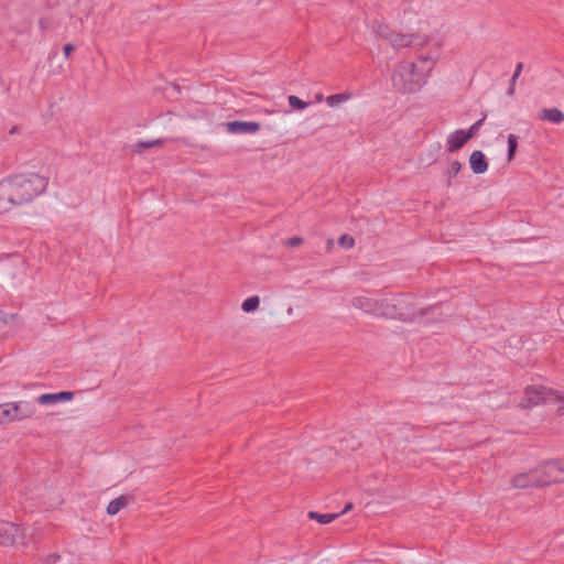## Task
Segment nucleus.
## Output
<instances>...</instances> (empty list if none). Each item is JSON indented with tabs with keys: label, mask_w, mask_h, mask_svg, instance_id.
Instances as JSON below:
<instances>
[{
	"label": "nucleus",
	"mask_w": 564,
	"mask_h": 564,
	"mask_svg": "<svg viewBox=\"0 0 564 564\" xmlns=\"http://www.w3.org/2000/svg\"><path fill=\"white\" fill-rule=\"evenodd\" d=\"M259 305H260V299H259V296L254 295V296H250V297L246 299L242 302L241 308L243 312L250 313V312L256 311L259 307Z\"/></svg>",
	"instance_id": "obj_20"
},
{
	"label": "nucleus",
	"mask_w": 564,
	"mask_h": 564,
	"mask_svg": "<svg viewBox=\"0 0 564 564\" xmlns=\"http://www.w3.org/2000/svg\"><path fill=\"white\" fill-rule=\"evenodd\" d=\"M486 119V115L477 120L475 123H473L468 130H465V133L468 135L469 139L474 138L479 130V128L482 126L484 121Z\"/></svg>",
	"instance_id": "obj_25"
},
{
	"label": "nucleus",
	"mask_w": 564,
	"mask_h": 564,
	"mask_svg": "<svg viewBox=\"0 0 564 564\" xmlns=\"http://www.w3.org/2000/svg\"><path fill=\"white\" fill-rule=\"evenodd\" d=\"M10 421H21L35 413V406L29 401L9 402L4 404V412Z\"/></svg>",
	"instance_id": "obj_6"
},
{
	"label": "nucleus",
	"mask_w": 564,
	"mask_h": 564,
	"mask_svg": "<svg viewBox=\"0 0 564 564\" xmlns=\"http://www.w3.org/2000/svg\"><path fill=\"white\" fill-rule=\"evenodd\" d=\"M557 411H558V414H560V415H563V414H564V406L558 408V410H557Z\"/></svg>",
	"instance_id": "obj_36"
},
{
	"label": "nucleus",
	"mask_w": 564,
	"mask_h": 564,
	"mask_svg": "<svg viewBox=\"0 0 564 564\" xmlns=\"http://www.w3.org/2000/svg\"><path fill=\"white\" fill-rule=\"evenodd\" d=\"M372 28H373V30L376 31V33H377L381 39L387 40V41L389 40L390 35H391V34H392V32H393L389 26L383 25V24L378 23V22H376V23L373 24V26H372Z\"/></svg>",
	"instance_id": "obj_23"
},
{
	"label": "nucleus",
	"mask_w": 564,
	"mask_h": 564,
	"mask_svg": "<svg viewBox=\"0 0 564 564\" xmlns=\"http://www.w3.org/2000/svg\"><path fill=\"white\" fill-rule=\"evenodd\" d=\"M61 558V556L56 553L48 554L45 558V564H55Z\"/></svg>",
	"instance_id": "obj_29"
},
{
	"label": "nucleus",
	"mask_w": 564,
	"mask_h": 564,
	"mask_svg": "<svg viewBox=\"0 0 564 564\" xmlns=\"http://www.w3.org/2000/svg\"><path fill=\"white\" fill-rule=\"evenodd\" d=\"M348 99H350V94L348 93L335 94L326 97V104L329 107H336L339 104L347 101Z\"/></svg>",
	"instance_id": "obj_19"
},
{
	"label": "nucleus",
	"mask_w": 564,
	"mask_h": 564,
	"mask_svg": "<svg viewBox=\"0 0 564 564\" xmlns=\"http://www.w3.org/2000/svg\"><path fill=\"white\" fill-rule=\"evenodd\" d=\"M74 398L72 391H59L56 393H43L37 397L36 402L42 405L56 404L65 401H70Z\"/></svg>",
	"instance_id": "obj_10"
},
{
	"label": "nucleus",
	"mask_w": 564,
	"mask_h": 564,
	"mask_svg": "<svg viewBox=\"0 0 564 564\" xmlns=\"http://www.w3.org/2000/svg\"><path fill=\"white\" fill-rule=\"evenodd\" d=\"M133 501V497L130 495H122L118 498L112 499L107 506V513L109 516L117 514L120 510L127 507L130 502Z\"/></svg>",
	"instance_id": "obj_14"
},
{
	"label": "nucleus",
	"mask_w": 564,
	"mask_h": 564,
	"mask_svg": "<svg viewBox=\"0 0 564 564\" xmlns=\"http://www.w3.org/2000/svg\"><path fill=\"white\" fill-rule=\"evenodd\" d=\"M522 69H523V63H522V62H519V63L516 65V69H514V72H513V74H512V76H511V78H510V82H511L512 84H516V83H517V80H518L519 76L521 75Z\"/></svg>",
	"instance_id": "obj_27"
},
{
	"label": "nucleus",
	"mask_w": 564,
	"mask_h": 564,
	"mask_svg": "<svg viewBox=\"0 0 564 564\" xmlns=\"http://www.w3.org/2000/svg\"><path fill=\"white\" fill-rule=\"evenodd\" d=\"M516 93V84H512L511 82H509V87L507 89V95L508 96H513Z\"/></svg>",
	"instance_id": "obj_32"
},
{
	"label": "nucleus",
	"mask_w": 564,
	"mask_h": 564,
	"mask_svg": "<svg viewBox=\"0 0 564 564\" xmlns=\"http://www.w3.org/2000/svg\"><path fill=\"white\" fill-rule=\"evenodd\" d=\"M558 399H561L564 402V395L563 397H558Z\"/></svg>",
	"instance_id": "obj_38"
},
{
	"label": "nucleus",
	"mask_w": 564,
	"mask_h": 564,
	"mask_svg": "<svg viewBox=\"0 0 564 564\" xmlns=\"http://www.w3.org/2000/svg\"><path fill=\"white\" fill-rule=\"evenodd\" d=\"M469 140L465 130L458 129L447 137V151L453 153L463 148Z\"/></svg>",
	"instance_id": "obj_12"
},
{
	"label": "nucleus",
	"mask_w": 564,
	"mask_h": 564,
	"mask_svg": "<svg viewBox=\"0 0 564 564\" xmlns=\"http://www.w3.org/2000/svg\"><path fill=\"white\" fill-rule=\"evenodd\" d=\"M517 149H518V137L516 134L511 133L508 135V151H507L508 161H512L514 159Z\"/></svg>",
	"instance_id": "obj_21"
},
{
	"label": "nucleus",
	"mask_w": 564,
	"mask_h": 564,
	"mask_svg": "<svg viewBox=\"0 0 564 564\" xmlns=\"http://www.w3.org/2000/svg\"><path fill=\"white\" fill-rule=\"evenodd\" d=\"M164 143H165V139H154L151 141H138L134 144V148H135L137 152H142L150 148L162 147Z\"/></svg>",
	"instance_id": "obj_18"
},
{
	"label": "nucleus",
	"mask_w": 564,
	"mask_h": 564,
	"mask_svg": "<svg viewBox=\"0 0 564 564\" xmlns=\"http://www.w3.org/2000/svg\"><path fill=\"white\" fill-rule=\"evenodd\" d=\"M75 50V46L72 43H67L63 47V52L66 58L69 57L70 53Z\"/></svg>",
	"instance_id": "obj_30"
},
{
	"label": "nucleus",
	"mask_w": 564,
	"mask_h": 564,
	"mask_svg": "<svg viewBox=\"0 0 564 564\" xmlns=\"http://www.w3.org/2000/svg\"><path fill=\"white\" fill-rule=\"evenodd\" d=\"M354 507V505L351 502H348L345 508L343 509L341 513H346L348 512L349 510H351Z\"/></svg>",
	"instance_id": "obj_33"
},
{
	"label": "nucleus",
	"mask_w": 564,
	"mask_h": 564,
	"mask_svg": "<svg viewBox=\"0 0 564 564\" xmlns=\"http://www.w3.org/2000/svg\"><path fill=\"white\" fill-rule=\"evenodd\" d=\"M302 242H303V239L301 237L295 236V237H291V238L286 239L285 245L288 247L294 248V247H299L300 245H302Z\"/></svg>",
	"instance_id": "obj_28"
},
{
	"label": "nucleus",
	"mask_w": 564,
	"mask_h": 564,
	"mask_svg": "<svg viewBox=\"0 0 564 564\" xmlns=\"http://www.w3.org/2000/svg\"><path fill=\"white\" fill-rule=\"evenodd\" d=\"M561 466V459L544 460L535 467L539 471L541 487L547 486L552 482H561L563 479L562 473L558 469Z\"/></svg>",
	"instance_id": "obj_4"
},
{
	"label": "nucleus",
	"mask_w": 564,
	"mask_h": 564,
	"mask_svg": "<svg viewBox=\"0 0 564 564\" xmlns=\"http://www.w3.org/2000/svg\"><path fill=\"white\" fill-rule=\"evenodd\" d=\"M4 404L0 405V424L9 422L10 419L4 413Z\"/></svg>",
	"instance_id": "obj_31"
},
{
	"label": "nucleus",
	"mask_w": 564,
	"mask_h": 564,
	"mask_svg": "<svg viewBox=\"0 0 564 564\" xmlns=\"http://www.w3.org/2000/svg\"><path fill=\"white\" fill-rule=\"evenodd\" d=\"M462 170V164L458 161H453L445 172V176L447 177V186H451V178L457 176V174Z\"/></svg>",
	"instance_id": "obj_22"
},
{
	"label": "nucleus",
	"mask_w": 564,
	"mask_h": 564,
	"mask_svg": "<svg viewBox=\"0 0 564 564\" xmlns=\"http://www.w3.org/2000/svg\"><path fill=\"white\" fill-rule=\"evenodd\" d=\"M393 87L402 94L419 91L424 85L423 75L416 70L414 63H400L392 74Z\"/></svg>",
	"instance_id": "obj_3"
},
{
	"label": "nucleus",
	"mask_w": 564,
	"mask_h": 564,
	"mask_svg": "<svg viewBox=\"0 0 564 564\" xmlns=\"http://www.w3.org/2000/svg\"><path fill=\"white\" fill-rule=\"evenodd\" d=\"M562 473L563 479H561V482H564V459H561V466L558 468Z\"/></svg>",
	"instance_id": "obj_34"
},
{
	"label": "nucleus",
	"mask_w": 564,
	"mask_h": 564,
	"mask_svg": "<svg viewBox=\"0 0 564 564\" xmlns=\"http://www.w3.org/2000/svg\"><path fill=\"white\" fill-rule=\"evenodd\" d=\"M48 178L36 173L17 174L0 182V213L32 202L45 192Z\"/></svg>",
	"instance_id": "obj_1"
},
{
	"label": "nucleus",
	"mask_w": 564,
	"mask_h": 564,
	"mask_svg": "<svg viewBox=\"0 0 564 564\" xmlns=\"http://www.w3.org/2000/svg\"><path fill=\"white\" fill-rule=\"evenodd\" d=\"M540 119L558 124L564 121V113L557 108H544L541 111Z\"/></svg>",
	"instance_id": "obj_16"
},
{
	"label": "nucleus",
	"mask_w": 564,
	"mask_h": 564,
	"mask_svg": "<svg viewBox=\"0 0 564 564\" xmlns=\"http://www.w3.org/2000/svg\"><path fill=\"white\" fill-rule=\"evenodd\" d=\"M15 131H17V127H13V128L10 130V132H9V133H10V134H13V133H15Z\"/></svg>",
	"instance_id": "obj_37"
},
{
	"label": "nucleus",
	"mask_w": 564,
	"mask_h": 564,
	"mask_svg": "<svg viewBox=\"0 0 564 564\" xmlns=\"http://www.w3.org/2000/svg\"><path fill=\"white\" fill-rule=\"evenodd\" d=\"M288 101L289 106L295 110H304L308 106V102L303 101L301 98L294 95L289 96Z\"/></svg>",
	"instance_id": "obj_24"
},
{
	"label": "nucleus",
	"mask_w": 564,
	"mask_h": 564,
	"mask_svg": "<svg viewBox=\"0 0 564 564\" xmlns=\"http://www.w3.org/2000/svg\"><path fill=\"white\" fill-rule=\"evenodd\" d=\"M469 165L475 174H484L488 170V162L485 154L476 150L469 156Z\"/></svg>",
	"instance_id": "obj_13"
},
{
	"label": "nucleus",
	"mask_w": 564,
	"mask_h": 564,
	"mask_svg": "<svg viewBox=\"0 0 564 564\" xmlns=\"http://www.w3.org/2000/svg\"><path fill=\"white\" fill-rule=\"evenodd\" d=\"M545 389L543 387L528 386L525 388L527 403H522L523 408H532L545 400Z\"/></svg>",
	"instance_id": "obj_11"
},
{
	"label": "nucleus",
	"mask_w": 564,
	"mask_h": 564,
	"mask_svg": "<svg viewBox=\"0 0 564 564\" xmlns=\"http://www.w3.org/2000/svg\"><path fill=\"white\" fill-rule=\"evenodd\" d=\"M415 315L411 297L406 294H391L379 301V317L410 321Z\"/></svg>",
	"instance_id": "obj_2"
},
{
	"label": "nucleus",
	"mask_w": 564,
	"mask_h": 564,
	"mask_svg": "<svg viewBox=\"0 0 564 564\" xmlns=\"http://www.w3.org/2000/svg\"><path fill=\"white\" fill-rule=\"evenodd\" d=\"M541 480L539 471L531 469L527 473L516 475L511 478L510 485L513 488L525 489L528 487H541Z\"/></svg>",
	"instance_id": "obj_7"
},
{
	"label": "nucleus",
	"mask_w": 564,
	"mask_h": 564,
	"mask_svg": "<svg viewBox=\"0 0 564 564\" xmlns=\"http://www.w3.org/2000/svg\"><path fill=\"white\" fill-rule=\"evenodd\" d=\"M24 534L21 529L8 521H0V544L6 546H17L23 543Z\"/></svg>",
	"instance_id": "obj_5"
},
{
	"label": "nucleus",
	"mask_w": 564,
	"mask_h": 564,
	"mask_svg": "<svg viewBox=\"0 0 564 564\" xmlns=\"http://www.w3.org/2000/svg\"><path fill=\"white\" fill-rule=\"evenodd\" d=\"M315 100H316L317 102L322 101V100H323V95H322V94H317V95L315 96Z\"/></svg>",
	"instance_id": "obj_35"
},
{
	"label": "nucleus",
	"mask_w": 564,
	"mask_h": 564,
	"mask_svg": "<svg viewBox=\"0 0 564 564\" xmlns=\"http://www.w3.org/2000/svg\"><path fill=\"white\" fill-rule=\"evenodd\" d=\"M339 513H319L316 511H310L307 513V517L311 520H316L321 524H327L330 523L333 520H335Z\"/></svg>",
	"instance_id": "obj_17"
},
{
	"label": "nucleus",
	"mask_w": 564,
	"mask_h": 564,
	"mask_svg": "<svg viewBox=\"0 0 564 564\" xmlns=\"http://www.w3.org/2000/svg\"><path fill=\"white\" fill-rule=\"evenodd\" d=\"M380 299H372L368 296H355L351 299V305L355 308L361 310L367 314L378 316Z\"/></svg>",
	"instance_id": "obj_9"
},
{
	"label": "nucleus",
	"mask_w": 564,
	"mask_h": 564,
	"mask_svg": "<svg viewBox=\"0 0 564 564\" xmlns=\"http://www.w3.org/2000/svg\"><path fill=\"white\" fill-rule=\"evenodd\" d=\"M338 243L344 247V248H352L355 246V239L349 236V235H343L339 239H338Z\"/></svg>",
	"instance_id": "obj_26"
},
{
	"label": "nucleus",
	"mask_w": 564,
	"mask_h": 564,
	"mask_svg": "<svg viewBox=\"0 0 564 564\" xmlns=\"http://www.w3.org/2000/svg\"><path fill=\"white\" fill-rule=\"evenodd\" d=\"M226 130L232 134H252L260 130L261 126L256 121H229L226 124Z\"/></svg>",
	"instance_id": "obj_8"
},
{
	"label": "nucleus",
	"mask_w": 564,
	"mask_h": 564,
	"mask_svg": "<svg viewBox=\"0 0 564 564\" xmlns=\"http://www.w3.org/2000/svg\"><path fill=\"white\" fill-rule=\"evenodd\" d=\"M388 42L392 45V47L399 50L408 47L413 42V35L395 33L394 31L390 35Z\"/></svg>",
	"instance_id": "obj_15"
}]
</instances>
